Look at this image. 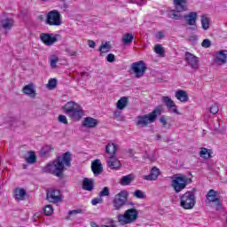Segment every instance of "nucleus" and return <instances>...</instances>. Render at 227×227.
Segmentation results:
<instances>
[{"label":"nucleus","instance_id":"nucleus-52","mask_svg":"<svg viewBox=\"0 0 227 227\" xmlns=\"http://www.w3.org/2000/svg\"><path fill=\"white\" fill-rule=\"evenodd\" d=\"M184 58H196V56L192 55L190 52H186Z\"/></svg>","mask_w":227,"mask_h":227},{"label":"nucleus","instance_id":"nucleus-42","mask_svg":"<svg viewBox=\"0 0 227 227\" xmlns=\"http://www.w3.org/2000/svg\"><path fill=\"white\" fill-rule=\"evenodd\" d=\"M209 111H210L211 114H217V113H219V106H217V104H214L209 108Z\"/></svg>","mask_w":227,"mask_h":227},{"label":"nucleus","instance_id":"nucleus-26","mask_svg":"<svg viewBox=\"0 0 227 227\" xmlns=\"http://www.w3.org/2000/svg\"><path fill=\"white\" fill-rule=\"evenodd\" d=\"M128 104H129V98H127V97H122L117 101L116 107L117 109L123 111V109L127 107Z\"/></svg>","mask_w":227,"mask_h":227},{"label":"nucleus","instance_id":"nucleus-4","mask_svg":"<svg viewBox=\"0 0 227 227\" xmlns=\"http://www.w3.org/2000/svg\"><path fill=\"white\" fill-rule=\"evenodd\" d=\"M191 182H192V179L187 177V176L176 174L173 176L172 187L176 192H181V191H184V189H185V187H187Z\"/></svg>","mask_w":227,"mask_h":227},{"label":"nucleus","instance_id":"nucleus-36","mask_svg":"<svg viewBox=\"0 0 227 227\" xmlns=\"http://www.w3.org/2000/svg\"><path fill=\"white\" fill-rule=\"evenodd\" d=\"M200 155L202 157V159H210V157H212L210 152H208V149L205 147L200 148Z\"/></svg>","mask_w":227,"mask_h":227},{"label":"nucleus","instance_id":"nucleus-54","mask_svg":"<svg viewBox=\"0 0 227 227\" xmlns=\"http://www.w3.org/2000/svg\"><path fill=\"white\" fill-rule=\"evenodd\" d=\"M81 77H84V75H86L87 77H90V73H86V72H82L80 73Z\"/></svg>","mask_w":227,"mask_h":227},{"label":"nucleus","instance_id":"nucleus-18","mask_svg":"<svg viewBox=\"0 0 227 227\" xmlns=\"http://www.w3.org/2000/svg\"><path fill=\"white\" fill-rule=\"evenodd\" d=\"M176 98L180 102H189V95L185 90H179L176 92Z\"/></svg>","mask_w":227,"mask_h":227},{"label":"nucleus","instance_id":"nucleus-47","mask_svg":"<svg viewBox=\"0 0 227 227\" xmlns=\"http://www.w3.org/2000/svg\"><path fill=\"white\" fill-rule=\"evenodd\" d=\"M217 57L227 58V50H222L216 52Z\"/></svg>","mask_w":227,"mask_h":227},{"label":"nucleus","instance_id":"nucleus-56","mask_svg":"<svg viewBox=\"0 0 227 227\" xmlns=\"http://www.w3.org/2000/svg\"><path fill=\"white\" fill-rule=\"evenodd\" d=\"M106 58H114V54L109 53V54L106 56Z\"/></svg>","mask_w":227,"mask_h":227},{"label":"nucleus","instance_id":"nucleus-43","mask_svg":"<svg viewBox=\"0 0 227 227\" xmlns=\"http://www.w3.org/2000/svg\"><path fill=\"white\" fill-rule=\"evenodd\" d=\"M111 192H109V187H105L99 193V197H104V196H110Z\"/></svg>","mask_w":227,"mask_h":227},{"label":"nucleus","instance_id":"nucleus-9","mask_svg":"<svg viewBox=\"0 0 227 227\" xmlns=\"http://www.w3.org/2000/svg\"><path fill=\"white\" fill-rule=\"evenodd\" d=\"M45 22L48 26H61L63 24L61 13L56 10L49 12Z\"/></svg>","mask_w":227,"mask_h":227},{"label":"nucleus","instance_id":"nucleus-41","mask_svg":"<svg viewBox=\"0 0 227 227\" xmlns=\"http://www.w3.org/2000/svg\"><path fill=\"white\" fill-rule=\"evenodd\" d=\"M201 47L209 49V47H212V41H210V39H204L201 43Z\"/></svg>","mask_w":227,"mask_h":227},{"label":"nucleus","instance_id":"nucleus-24","mask_svg":"<svg viewBox=\"0 0 227 227\" xmlns=\"http://www.w3.org/2000/svg\"><path fill=\"white\" fill-rule=\"evenodd\" d=\"M98 122L96 119H93L91 117H87L83 121V127H88L89 129H93V127H97V124Z\"/></svg>","mask_w":227,"mask_h":227},{"label":"nucleus","instance_id":"nucleus-45","mask_svg":"<svg viewBox=\"0 0 227 227\" xmlns=\"http://www.w3.org/2000/svg\"><path fill=\"white\" fill-rule=\"evenodd\" d=\"M98 203H104V199H102L100 196L91 200V204L94 206L98 205Z\"/></svg>","mask_w":227,"mask_h":227},{"label":"nucleus","instance_id":"nucleus-10","mask_svg":"<svg viewBox=\"0 0 227 227\" xmlns=\"http://www.w3.org/2000/svg\"><path fill=\"white\" fill-rule=\"evenodd\" d=\"M129 198V192L123 190L117 193L113 200L114 208L115 210H120L127 203Z\"/></svg>","mask_w":227,"mask_h":227},{"label":"nucleus","instance_id":"nucleus-57","mask_svg":"<svg viewBox=\"0 0 227 227\" xmlns=\"http://www.w3.org/2000/svg\"><path fill=\"white\" fill-rule=\"evenodd\" d=\"M72 214H77L76 210L69 211V215H72Z\"/></svg>","mask_w":227,"mask_h":227},{"label":"nucleus","instance_id":"nucleus-8","mask_svg":"<svg viewBox=\"0 0 227 227\" xmlns=\"http://www.w3.org/2000/svg\"><path fill=\"white\" fill-rule=\"evenodd\" d=\"M196 205V196L192 192H186L184 194L181 196V207L185 210H191V208H194Z\"/></svg>","mask_w":227,"mask_h":227},{"label":"nucleus","instance_id":"nucleus-19","mask_svg":"<svg viewBox=\"0 0 227 227\" xmlns=\"http://www.w3.org/2000/svg\"><path fill=\"white\" fill-rule=\"evenodd\" d=\"M107 164H108V168H110V169H118L120 168V166L121 165L120 163V160H118V159H116L115 156L110 157V159L107 161Z\"/></svg>","mask_w":227,"mask_h":227},{"label":"nucleus","instance_id":"nucleus-16","mask_svg":"<svg viewBox=\"0 0 227 227\" xmlns=\"http://www.w3.org/2000/svg\"><path fill=\"white\" fill-rule=\"evenodd\" d=\"M159 175H160V169H159V168L157 167H153L150 171V174L145 176L144 179L148 181L157 180L159 178Z\"/></svg>","mask_w":227,"mask_h":227},{"label":"nucleus","instance_id":"nucleus-50","mask_svg":"<svg viewBox=\"0 0 227 227\" xmlns=\"http://www.w3.org/2000/svg\"><path fill=\"white\" fill-rule=\"evenodd\" d=\"M160 121L162 123L163 127H166V125H168V121L166 120L165 116H161Z\"/></svg>","mask_w":227,"mask_h":227},{"label":"nucleus","instance_id":"nucleus-55","mask_svg":"<svg viewBox=\"0 0 227 227\" xmlns=\"http://www.w3.org/2000/svg\"><path fill=\"white\" fill-rule=\"evenodd\" d=\"M129 153L130 157H134V151L132 149L129 150Z\"/></svg>","mask_w":227,"mask_h":227},{"label":"nucleus","instance_id":"nucleus-40","mask_svg":"<svg viewBox=\"0 0 227 227\" xmlns=\"http://www.w3.org/2000/svg\"><path fill=\"white\" fill-rule=\"evenodd\" d=\"M54 213V208L52 207V206L51 205H47L44 207V215H52V214Z\"/></svg>","mask_w":227,"mask_h":227},{"label":"nucleus","instance_id":"nucleus-61","mask_svg":"<svg viewBox=\"0 0 227 227\" xmlns=\"http://www.w3.org/2000/svg\"><path fill=\"white\" fill-rule=\"evenodd\" d=\"M43 1H45V0H43Z\"/></svg>","mask_w":227,"mask_h":227},{"label":"nucleus","instance_id":"nucleus-35","mask_svg":"<svg viewBox=\"0 0 227 227\" xmlns=\"http://www.w3.org/2000/svg\"><path fill=\"white\" fill-rule=\"evenodd\" d=\"M161 100L163 104H165L168 109L170 108L175 104V101H173V99H171V98L169 97L163 96L161 98Z\"/></svg>","mask_w":227,"mask_h":227},{"label":"nucleus","instance_id":"nucleus-14","mask_svg":"<svg viewBox=\"0 0 227 227\" xmlns=\"http://www.w3.org/2000/svg\"><path fill=\"white\" fill-rule=\"evenodd\" d=\"M91 169L95 176H98V175H102V171H104V168L102 167V162H100V160H95L94 161H92Z\"/></svg>","mask_w":227,"mask_h":227},{"label":"nucleus","instance_id":"nucleus-7","mask_svg":"<svg viewBox=\"0 0 227 227\" xmlns=\"http://www.w3.org/2000/svg\"><path fill=\"white\" fill-rule=\"evenodd\" d=\"M139 213L136 208H130L125 211L124 215H118V221L121 224H130L137 219Z\"/></svg>","mask_w":227,"mask_h":227},{"label":"nucleus","instance_id":"nucleus-46","mask_svg":"<svg viewBox=\"0 0 227 227\" xmlns=\"http://www.w3.org/2000/svg\"><path fill=\"white\" fill-rule=\"evenodd\" d=\"M59 121L60 123H64V125L68 124V120H67V116H65V115H59Z\"/></svg>","mask_w":227,"mask_h":227},{"label":"nucleus","instance_id":"nucleus-6","mask_svg":"<svg viewBox=\"0 0 227 227\" xmlns=\"http://www.w3.org/2000/svg\"><path fill=\"white\" fill-rule=\"evenodd\" d=\"M146 70H148L146 63H145L143 60H140L131 64L129 73L133 74L136 79H141V77H145Z\"/></svg>","mask_w":227,"mask_h":227},{"label":"nucleus","instance_id":"nucleus-20","mask_svg":"<svg viewBox=\"0 0 227 227\" xmlns=\"http://www.w3.org/2000/svg\"><path fill=\"white\" fill-rule=\"evenodd\" d=\"M26 194H27V192L22 188H16L14 190L15 200L18 201L24 200V198H26Z\"/></svg>","mask_w":227,"mask_h":227},{"label":"nucleus","instance_id":"nucleus-22","mask_svg":"<svg viewBox=\"0 0 227 227\" xmlns=\"http://www.w3.org/2000/svg\"><path fill=\"white\" fill-rule=\"evenodd\" d=\"M134 174H129V175H127V176H123L121 178V185H130V184H132V182H134Z\"/></svg>","mask_w":227,"mask_h":227},{"label":"nucleus","instance_id":"nucleus-53","mask_svg":"<svg viewBox=\"0 0 227 227\" xmlns=\"http://www.w3.org/2000/svg\"><path fill=\"white\" fill-rule=\"evenodd\" d=\"M106 59H107L108 63H114V61H116L115 58H107Z\"/></svg>","mask_w":227,"mask_h":227},{"label":"nucleus","instance_id":"nucleus-11","mask_svg":"<svg viewBox=\"0 0 227 227\" xmlns=\"http://www.w3.org/2000/svg\"><path fill=\"white\" fill-rule=\"evenodd\" d=\"M207 200L211 203H215L216 207V210H221L223 208V203L221 202V196H219V192L215 190H209L207 194Z\"/></svg>","mask_w":227,"mask_h":227},{"label":"nucleus","instance_id":"nucleus-1","mask_svg":"<svg viewBox=\"0 0 227 227\" xmlns=\"http://www.w3.org/2000/svg\"><path fill=\"white\" fill-rule=\"evenodd\" d=\"M70 162H72V154L67 152L63 156L58 157L53 162L48 163L44 168V173H51L55 176H62L65 167L70 168Z\"/></svg>","mask_w":227,"mask_h":227},{"label":"nucleus","instance_id":"nucleus-59","mask_svg":"<svg viewBox=\"0 0 227 227\" xmlns=\"http://www.w3.org/2000/svg\"><path fill=\"white\" fill-rule=\"evenodd\" d=\"M157 139H160V135H157Z\"/></svg>","mask_w":227,"mask_h":227},{"label":"nucleus","instance_id":"nucleus-3","mask_svg":"<svg viewBox=\"0 0 227 227\" xmlns=\"http://www.w3.org/2000/svg\"><path fill=\"white\" fill-rule=\"evenodd\" d=\"M174 6L176 10H172L168 12V19H175V20H182L183 12L189 10V2L187 0H174Z\"/></svg>","mask_w":227,"mask_h":227},{"label":"nucleus","instance_id":"nucleus-23","mask_svg":"<svg viewBox=\"0 0 227 227\" xmlns=\"http://www.w3.org/2000/svg\"><path fill=\"white\" fill-rule=\"evenodd\" d=\"M185 61L192 68H193V70H198V68H200V60H198V59L186 58Z\"/></svg>","mask_w":227,"mask_h":227},{"label":"nucleus","instance_id":"nucleus-28","mask_svg":"<svg viewBox=\"0 0 227 227\" xmlns=\"http://www.w3.org/2000/svg\"><path fill=\"white\" fill-rule=\"evenodd\" d=\"M51 68H56L59 65H67V60L61 59L59 58L51 59L50 61Z\"/></svg>","mask_w":227,"mask_h":227},{"label":"nucleus","instance_id":"nucleus-51","mask_svg":"<svg viewBox=\"0 0 227 227\" xmlns=\"http://www.w3.org/2000/svg\"><path fill=\"white\" fill-rule=\"evenodd\" d=\"M156 38H158L159 40H162V38H164V33L158 32Z\"/></svg>","mask_w":227,"mask_h":227},{"label":"nucleus","instance_id":"nucleus-31","mask_svg":"<svg viewBox=\"0 0 227 227\" xmlns=\"http://www.w3.org/2000/svg\"><path fill=\"white\" fill-rule=\"evenodd\" d=\"M200 22H201L202 29H204L205 31H207L208 27H210V19L207 18V15L201 16Z\"/></svg>","mask_w":227,"mask_h":227},{"label":"nucleus","instance_id":"nucleus-29","mask_svg":"<svg viewBox=\"0 0 227 227\" xmlns=\"http://www.w3.org/2000/svg\"><path fill=\"white\" fill-rule=\"evenodd\" d=\"M82 189H84V191H93V180L85 177L82 183Z\"/></svg>","mask_w":227,"mask_h":227},{"label":"nucleus","instance_id":"nucleus-25","mask_svg":"<svg viewBox=\"0 0 227 227\" xmlns=\"http://www.w3.org/2000/svg\"><path fill=\"white\" fill-rule=\"evenodd\" d=\"M111 51V44L109 43H102L98 51L100 52V56L104 57L105 54H107Z\"/></svg>","mask_w":227,"mask_h":227},{"label":"nucleus","instance_id":"nucleus-34","mask_svg":"<svg viewBox=\"0 0 227 227\" xmlns=\"http://www.w3.org/2000/svg\"><path fill=\"white\" fill-rule=\"evenodd\" d=\"M132 40H134V35L132 34H125L122 37V43L124 45H129V43H132Z\"/></svg>","mask_w":227,"mask_h":227},{"label":"nucleus","instance_id":"nucleus-37","mask_svg":"<svg viewBox=\"0 0 227 227\" xmlns=\"http://www.w3.org/2000/svg\"><path fill=\"white\" fill-rule=\"evenodd\" d=\"M29 157L26 158V161L28 164H35L36 162V155L35 154V152H28Z\"/></svg>","mask_w":227,"mask_h":227},{"label":"nucleus","instance_id":"nucleus-49","mask_svg":"<svg viewBox=\"0 0 227 227\" xmlns=\"http://www.w3.org/2000/svg\"><path fill=\"white\" fill-rule=\"evenodd\" d=\"M88 45H89V47H90V49H95V46L97 45V43L93 40H89Z\"/></svg>","mask_w":227,"mask_h":227},{"label":"nucleus","instance_id":"nucleus-15","mask_svg":"<svg viewBox=\"0 0 227 227\" xmlns=\"http://www.w3.org/2000/svg\"><path fill=\"white\" fill-rule=\"evenodd\" d=\"M188 26H196V20H198V12H192L189 14L183 16Z\"/></svg>","mask_w":227,"mask_h":227},{"label":"nucleus","instance_id":"nucleus-17","mask_svg":"<svg viewBox=\"0 0 227 227\" xmlns=\"http://www.w3.org/2000/svg\"><path fill=\"white\" fill-rule=\"evenodd\" d=\"M22 91L25 95H27V97H30L31 98H35V97H36V90H35V84L33 83H29L23 87Z\"/></svg>","mask_w":227,"mask_h":227},{"label":"nucleus","instance_id":"nucleus-33","mask_svg":"<svg viewBox=\"0 0 227 227\" xmlns=\"http://www.w3.org/2000/svg\"><path fill=\"white\" fill-rule=\"evenodd\" d=\"M154 52L161 58H164V56H166V51L164 50V47H162L160 44H156L154 46Z\"/></svg>","mask_w":227,"mask_h":227},{"label":"nucleus","instance_id":"nucleus-2","mask_svg":"<svg viewBox=\"0 0 227 227\" xmlns=\"http://www.w3.org/2000/svg\"><path fill=\"white\" fill-rule=\"evenodd\" d=\"M64 111L74 121H79L84 116L82 107L74 101L67 102L64 106Z\"/></svg>","mask_w":227,"mask_h":227},{"label":"nucleus","instance_id":"nucleus-32","mask_svg":"<svg viewBox=\"0 0 227 227\" xmlns=\"http://www.w3.org/2000/svg\"><path fill=\"white\" fill-rule=\"evenodd\" d=\"M227 59L226 58H215L212 65L213 67H221L223 65H226Z\"/></svg>","mask_w":227,"mask_h":227},{"label":"nucleus","instance_id":"nucleus-27","mask_svg":"<svg viewBox=\"0 0 227 227\" xmlns=\"http://www.w3.org/2000/svg\"><path fill=\"white\" fill-rule=\"evenodd\" d=\"M106 153L110 155V157H116V145L108 144L106 146Z\"/></svg>","mask_w":227,"mask_h":227},{"label":"nucleus","instance_id":"nucleus-48","mask_svg":"<svg viewBox=\"0 0 227 227\" xmlns=\"http://www.w3.org/2000/svg\"><path fill=\"white\" fill-rule=\"evenodd\" d=\"M134 196H136V198H139V199L145 198V194L143 193V192L141 190H137L134 192Z\"/></svg>","mask_w":227,"mask_h":227},{"label":"nucleus","instance_id":"nucleus-13","mask_svg":"<svg viewBox=\"0 0 227 227\" xmlns=\"http://www.w3.org/2000/svg\"><path fill=\"white\" fill-rule=\"evenodd\" d=\"M47 200L50 203H61L63 197L59 190H51L47 192Z\"/></svg>","mask_w":227,"mask_h":227},{"label":"nucleus","instance_id":"nucleus-58","mask_svg":"<svg viewBox=\"0 0 227 227\" xmlns=\"http://www.w3.org/2000/svg\"><path fill=\"white\" fill-rule=\"evenodd\" d=\"M70 56H77V52L73 51V52L70 54Z\"/></svg>","mask_w":227,"mask_h":227},{"label":"nucleus","instance_id":"nucleus-21","mask_svg":"<svg viewBox=\"0 0 227 227\" xmlns=\"http://www.w3.org/2000/svg\"><path fill=\"white\" fill-rule=\"evenodd\" d=\"M1 26L6 31L12 29L13 27V20L10 18H5L1 20Z\"/></svg>","mask_w":227,"mask_h":227},{"label":"nucleus","instance_id":"nucleus-39","mask_svg":"<svg viewBox=\"0 0 227 227\" xmlns=\"http://www.w3.org/2000/svg\"><path fill=\"white\" fill-rule=\"evenodd\" d=\"M47 86H48V90H54V88H56V86H58V80H56V79L49 80Z\"/></svg>","mask_w":227,"mask_h":227},{"label":"nucleus","instance_id":"nucleus-30","mask_svg":"<svg viewBox=\"0 0 227 227\" xmlns=\"http://www.w3.org/2000/svg\"><path fill=\"white\" fill-rule=\"evenodd\" d=\"M54 152V147L51 145H45L41 149V155H43V157H49L51 153Z\"/></svg>","mask_w":227,"mask_h":227},{"label":"nucleus","instance_id":"nucleus-44","mask_svg":"<svg viewBox=\"0 0 227 227\" xmlns=\"http://www.w3.org/2000/svg\"><path fill=\"white\" fill-rule=\"evenodd\" d=\"M169 113H174V114H180V112H178V106H176V104H174L170 108H168Z\"/></svg>","mask_w":227,"mask_h":227},{"label":"nucleus","instance_id":"nucleus-38","mask_svg":"<svg viewBox=\"0 0 227 227\" xmlns=\"http://www.w3.org/2000/svg\"><path fill=\"white\" fill-rule=\"evenodd\" d=\"M114 120H117V121H123L125 120V117L121 115V112L116 111L114 113Z\"/></svg>","mask_w":227,"mask_h":227},{"label":"nucleus","instance_id":"nucleus-60","mask_svg":"<svg viewBox=\"0 0 227 227\" xmlns=\"http://www.w3.org/2000/svg\"><path fill=\"white\" fill-rule=\"evenodd\" d=\"M51 58H56V56H55V55H52Z\"/></svg>","mask_w":227,"mask_h":227},{"label":"nucleus","instance_id":"nucleus-12","mask_svg":"<svg viewBox=\"0 0 227 227\" xmlns=\"http://www.w3.org/2000/svg\"><path fill=\"white\" fill-rule=\"evenodd\" d=\"M40 39L43 42V43H44V45L51 47V45H54V43L58 42V35L42 33L40 35Z\"/></svg>","mask_w":227,"mask_h":227},{"label":"nucleus","instance_id":"nucleus-5","mask_svg":"<svg viewBox=\"0 0 227 227\" xmlns=\"http://www.w3.org/2000/svg\"><path fill=\"white\" fill-rule=\"evenodd\" d=\"M159 115H160V110L159 109H154L152 113L145 115H139L137 117V127H148L150 123H154Z\"/></svg>","mask_w":227,"mask_h":227}]
</instances>
